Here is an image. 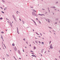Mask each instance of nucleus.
Masks as SVG:
<instances>
[{
	"instance_id": "4",
	"label": "nucleus",
	"mask_w": 60,
	"mask_h": 60,
	"mask_svg": "<svg viewBox=\"0 0 60 60\" xmlns=\"http://www.w3.org/2000/svg\"><path fill=\"white\" fill-rule=\"evenodd\" d=\"M44 49H43L41 50V53H43V51H44Z\"/></svg>"
},
{
	"instance_id": "44",
	"label": "nucleus",
	"mask_w": 60,
	"mask_h": 60,
	"mask_svg": "<svg viewBox=\"0 0 60 60\" xmlns=\"http://www.w3.org/2000/svg\"><path fill=\"white\" fill-rule=\"evenodd\" d=\"M55 24H57V22H56L55 23Z\"/></svg>"
},
{
	"instance_id": "28",
	"label": "nucleus",
	"mask_w": 60,
	"mask_h": 60,
	"mask_svg": "<svg viewBox=\"0 0 60 60\" xmlns=\"http://www.w3.org/2000/svg\"><path fill=\"white\" fill-rule=\"evenodd\" d=\"M33 43L34 44H35V42H34V41H33Z\"/></svg>"
},
{
	"instance_id": "14",
	"label": "nucleus",
	"mask_w": 60,
	"mask_h": 60,
	"mask_svg": "<svg viewBox=\"0 0 60 60\" xmlns=\"http://www.w3.org/2000/svg\"><path fill=\"white\" fill-rule=\"evenodd\" d=\"M12 45L13 46H15V44H14L13 43L12 44Z\"/></svg>"
},
{
	"instance_id": "50",
	"label": "nucleus",
	"mask_w": 60,
	"mask_h": 60,
	"mask_svg": "<svg viewBox=\"0 0 60 60\" xmlns=\"http://www.w3.org/2000/svg\"><path fill=\"white\" fill-rule=\"evenodd\" d=\"M40 16H42V14H40Z\"/></svg>"
},
{
	"instance_id": "39",
	"label": "nucleus",
	"mask_w": 60,
	"mask_h": 60,
	"mask_svg": "<svg viewBox=\"0 0 60 60\" xmlns=\"http://www.w3.org/2000/svg\"><path fill=\"white\" fill-rule=\"evenodd\" d=\"M17 30H18V27H17Z\"/></svg>"
},
{
	"instance_id": "17",
	"label": "nucleus",
	"mask_w": 60,
	"mask_h": 60,
	"mask_svg": "<svg viewBox=\"0 0 60 60\" xmlns=\"http://www.w3.org/2000/svg\"><path fill=\"white\" fill-rule=\"evenodd\" d=\"M36 34H37L38 35H39V34L37 32H36Z\"/></svg>"
},
{
	"instance_id": "49",
	"label": "nucleus",
	"mask_w": 60,
	"mask_h": 60,
	"mask_svg": "<svg viewBox=\"0 0 60 60\" xmlns=\"http://www.w3.org/2000/svg\"><path fill=\"white\" fill-rule=\"evenodd\" d=\"M43 34H45V33L44 32L43 33Z\"/></svg>"
},
{
	"instance_id": "60",
	"label": "nucleus",
	"mask_w": 60,
	"mask_h": 60,
	"mask_svg": "<svg viewBox=\"0 0 60 60\" xmlns=\"http://www.w3.org/2000/svg\"><path fill=\"white\" fill-rule=\"evenodd\" d=\"M22 50H23V52H24V49H23Z\"/></svg>"
},
{
	"instance_id": "25",
	"label": "nucleus",
	"mask_w": 60,
	"mask_h": 60,
	"mask_svg": "<svg viewBox=\"0 0 60 60\" xmlns=\"http://www.w3.org/2000/svg\"><path fill=\"white\" fill-rule=\"evenodd\" d=\"M3 19V18H0V19Z\"/></svg>"
},
{
	"instance_id": "43",
	"label": "nucleus",
	"mask_w": 60,
	"mask_h": 60,
	"mask_svg": "<svg viewBox=\"0 0 60 60\" xmlns=\"http://www.w3.org/2000/svg\"><path fill=\"white\" fill-rule=\"evenodd\" d=\"M31 54L33 55H34V54L33 53H31Z\"/></svg>"
},
{
	"instance_id": "63",
	"label": "nucleus",
	"mask_w": 60,
	"mask_h": 60,
	"mask_svg": "<svg viewBox=\"0 0 60 60\" xmlns=\"http://www.w3.org/2000/svg\"><path fill=\"white\" fill-rule=\"evenodd\" d=\"M59 56V58H60V56Z\"/></svg>"
},
{
	"instance_id": "6",
	"label": "nucleus",
	"mask_w": 60,
	"mask_h": 60,
	"mask_svg": "<svg viewBox=\"0 0 60 60\" xmlns=\"http://www.w3.org/2000/svg\"><path fill=\"white\" fill-rule=\"evenodd\" d=\"M32 10L33 11H34V12H37V11H36V10H34V9H33Z\"/></svg>"
},
{
	"instance_id": "40",
	"label": "nucleus",
	"mask_w": 60,
	"mask_h": 60,
	"mask_svg": "<svg viewBox=\"0 0 60 60\" xmlns=\"http://www.w3.org/2000/svg\"><path fill=\"white\" fill-rule=\"evenodd\" d=\"M36 20H38V18H36Z\"/></svg>"
},
{
	"instance_id": "2",
	"label": "nucleus",
	"mask_w": 60,
	"mask_h": 60,
	"mask_svg": "<svg viewBox=\"0 0 60 60\" xmlns=\"http://www.w3.org/2000/svg\"><path fill=\"white\" fill-rule=\"evenodd\" d=\"M50 49H53V46H52V44H51L50 45Z\"/></svg>"
},
{
	"instance_id": "64",
	"label": "nucleus",
	"mask_w": 60,
	"mask_h": 60,
	"mask_svg": "<svg viewBox=\"0 0 60 60\" xmlns=\"http://www.w3.org/2000/svg\"><path fill=\"white\" fill-rule=\"evenodd\" d=\"M59 52L60 53V50L59 51Z\"/></svg>"
},
{
	"instance_id": "29",
	"label": "nucleus",
	"mask_w": 60,
	"mask_h": 60,
	"mask_svg": "<svg viewBox=\"0 0 60 60\" xmlns=\"http://www.w3.org/2000/svg\"><path fill=\"white\" fill-rule=\"evenodd\" d=\"M58 2H56V4H58Z\"/></svg>"
},
{
	"instance_id": "9",
	"label": "nucleus",
	"mask_w": 60,
	"mask_h": 60,
	"mask_svg": "<svg viewBox=\"0 0 60 60\" xmlns=\"http://www.w3.org/2000/svg\"><path fill=\"white\" fill-rule=\"evenodd\" d=\"M35 42L37 43V44H38V41H35Z\"/></svg>"
},
{
	"instance_id": "24",
	"label": "nucleus",
	"mask_w": 60,
	"mask_h": 60,
	"mask_svg": "<svg viewBox=\"0 0 60 60\" xmlns=\"http://www.w3.org/2000/svg\"><path fill=\"white\" fill-rule=\"evenodd\" d=\"M56 20H58V19H56Z\"/></svg>"
},
{
	"instance_id": "15",
	"label": "nucleus",
	"mask_w": 60,
	"mask_h": 60,
	"mask_svg": "<svg viewBox=\"0 0 60 60\" xmlns=\"http://www.w3.org/2000/svg\"><path fill=\"white\" fill-rule=\"evenodd\" d=\"M30 7L31 8H33V6H30Z\"/></svg>"
},
{
	"instance_id": "55",
	"label": "nucleus",
	"mask_w": 60,
	"mask_h": 60,
	"mask_svg": "<svg viewBox=\"0 0 60 60\" xmlns=\"http://www.w3.org/2000/svg\"><path fill=\"white\" fill-rule=\"evenodd\" d=\"M42 10H45V9H44L43 8H42Z\"/></svg>"
},
{
	"instance_id": "10",
	"label": "nucleus",
	"mask_w": 60,
	"mask_h": 60,
	"mask_svg": "<svg viewBox=\"0 0 60 60\" xmlns=\"http://www.w3.org/2000/svg\"><path fill=\"white\" fill-rule=\"evenodd\" d=\"M15 50V51H16L17 50V48H16V47H15L14 49Z\"/></svg>"
},
{
	"instance_id": "23",
	"label": "nucleus",
	"mask_w": 60,
	"mask_h": 60,
	"mask_svg": "<svg viewBox=\"0 0 60 60\" xmlns=\"http://www.w3.org/2000/svg\"><path fill=\"white\" fill-rule=\"evenodd\" d=\"M2 1L3 3H5V1H4V0H2Z\"/></svg>"
},
{
	"instance_id": "8",
	"label": "nucleus",
	"mask_w": 60,
	"mask_h": 60,
	"mask_svg": "<svg viewBox=\"0 0 60 60\" xmlns=\"http://www.w3.org/2000/svg\"><path fill=\"white\" fill-rule=\"evenodd\" d=\"M12 17H13V18L14 19L15 18V16H14V15H12Z\"/></svg>"
},
{
	"instance_id": "36",
	"label": "nucleus",
	"mask_w": 60,
	"mask_h": 60,
	"mask_svg": "<svg viewBox=\"0 0 60 60\" xmlns=\"http://www.w3.org/2000/svg\"><path fill=\"white\" fill-rule=\"evenodd\" d=\"M32 20V21H33V22H34L35 21H34V20Z\"/></svg>"
},
{
	"instance_id": "42",
	"label": "nucleus",
	"mask_w": 60,
	"mask_h": 60,
	"mask_svg": "<svg viewBox=\"0 0 60 60\" xmlns=\"http://www.w3.org/2000/svg\"><path fill=\"white\" fill-rule=\"evenodd\" d=\"M47 52V51H45V53H46Z\"/></svg>"
},
{
	"instance_id": "47",
	"label": "nucleus",
	"mask_w": 60,
	"mask_h": 60,
	"mask_svg": "<svg viewBox=\"0 0 60 60\" xmlns=\"http://www.w3.org/2000/svg\"><path fill=\"white\" fill-rule=\"evenodd\" d=\"M53 32H55V31L54 30H53Z\"/></svg>"
},
{
	"instance_id": "3",
	"label": "nucleus",
	"mask_w": 60,
	"mask_h": 60,
	"mask_svg": "<svg viewBox=\"0 0 60 60\" xmlns=\"http://www.w3.org/2000/svg\"><path fill=\"white\" fill-rule=\"evenodd\" d=\"M18 51V53H19V55H21V54L20 53V51H19V50Z\"/></svg>"
},
{
	"instance_id": "11",
	"label": "nucleus",
	"mask_w": 60,
	"mask_h": 60,
	"mask_svg": "<svg viewBox=\"0 0 60 60\" xmlns=\"http://www.w3.org/2000/svg\"><path fill=\"white\" fill-rule=\"evenodd\" d=\"M38 22H39V24H41V22L40 21H39V20H38Z\"/></svg>"
},
{
	"instance_id": "54",
	"label": "nucleus",
	"mask_w": 60,
	"mask_h": 60,
	"mask_svg": "<svg viewBox=\"0 0 60 60\" xmlns=\"http://www.w3.org/2000/svg\"><path fill=\"white\" fill-rule=\"evenodd\" d=\"M3 58L4 59V60H5V59L4 58Z\"/></svg>"
},
{
	"instance_id": "58",
	"label": "nucleus",
	"mask_w": 60,
	"mask_h": 60,
	"mask_svg": "<svg viewBox=\"0 0 60 60\" xmlns=\"http://www.w3.org/2000/svg\"><path fill=\"white\" fill-rule=\"evenodd\" d=\"M54 10H55V11H56V9H54Z\"/></svg>"
},
{
	"instance_id": "19",
	"label": "nucleus",
	"mask_w": 60,
	"mask_h": 60,
	"mask_svg": "<svg viewBox=\"0 0 60 60\" xmlns=\"http://www.w3.org/2000/svg\"><path fill=\"white\" fill-rule=\"evenodd\" d=\"M22 21V23H23V24H24V22L23 21Z\"/></svg>"
},
{
	"instance_id": "41",
	"label": "nucleus",
	"mask_w": 60,
	"mask_h": 60,
	"mask_svg": "<svg viewBox=\"0 0 60 60\" xmlns=\"http://www.w3.org/2000/svg\"><path fill=\"white\" fill-rule=\"evenodd\" d=\"M50 43H51V41H50L49 42V44H50Z\"/></svg>"
},
{
	"instance_id": "13",
	"label": "nucleus",
	"mask_w": 60,
	"mask_h": 60,
	"mask_svg": "<svg viewBox=\"0 0 60 60\" xmlns=\"http://www.w3.org/2000/svg\"><path fill=\"white\" fill-rule=\"evenodd\" d=\"M44 43L43 42H41V44H43V45H44Z\"/></svg>"
},
{
	"instance_id": "51",
	"label": "nucleus",
	"mask_w": 60,
	"mask_h": 60,
	"mask_svg": "<svg viewBox=\"0 0 60 60\" xmlns=\"http://www.w3.org/2000/svg\"><path fill=\"white\" fill-rule=\"evenodd\" d=\"M45 20H46V21H48V20H47V19H46Z\"/></svg>"
},
{
	"instance_id": "31",
	"label": "nucleus",
	"mask_w": 60,
	"mask_h": 60,
	"mask_svg": "<svg viewBox=\"0 0 60 60\" xmlns=\"http://www.w3.org/2000/svg\"><path fill=\"white\" fill-rule=\"evenodd\" d=\"M39 54H40V55H41V56H42V55L41 54V53H39Z\"/></svg>"
},
{
	"instance_id": "35",
	"label": "nucleus",
	"mask_w": 60,
	"mask_h": 60,
	"mask_svg": "<svg viewBox=\"0 0 60 60\" xmlns=\"http://www.w3.org/2000/svg\"><path fill=\"white\" fill-rule=\"evenodd\" d=\"M47 13H48L47 12H45V14H47Z\"/></svg>"
},
{
	"instance_id": "7",
	"label": "nucleus",
	"mask_w": 60,
	"mask_h": 60,
	"mask_svg": "<svg viewBox=\"0 0 60 60\" xmlns=\"http://www.w3.org/2000/svg\"><path fill=\"white\" fill-rule=\"evenodd\" d=\"M10 25L11 26V27H12V24L11 23H10Z\"/></svg>"
},
{
	"instance_id": "26",
	"label": "nucleus",
	"mask_w": 60,
	"mask_h": 60,
	"mask_svg": "<svg viewBox=\"0 0 60 60\" xmlns=\"http://www.w3.org/2000/svg\"><path fill=\"white\" fill-rule=\"evenodd\" d=\"M1 12L3 13H4V12H3V11H1Z\"/></svg>"
},
{
	"instance_id": "57",
	"label": "nucleus",
	"mask_w": 60,
	"mask_h": 60,
	"mask_svg": "<svg viewBox=\"0 0 60 60\" xmlns=\"http://www.w3.org/2000/svg\"><path fill=\"white\" fill-rule=\"evenodd\" d=\"M38 15H41V14H38Z\"/></svg>"
},
{
	"instance_id": "45",
	"label": "nucleus",
	"mask_w": 60,
	"mask_h": 60,
	"mask_svg": "<svg viewBox=\"0 0 60 60\" xmlns=\"http://www.w3.org/2000/svg\"><path fill=\"white\" fill-rule=\"evenodd\" d=\"M25 38H24V39H23V40H24V41H25Z\"/></svg>"
},
{
	"instance_id": "59",
	"label": "nucleus",
	"mask_w": 60,
	"mask_h": 60,
	"mask_svg": "<svg viewBox=\"0 0 60 60\" xmlns=\"http://www.w3.org/2000/svg\"><path fill=\"white\" fill-rule=\"evenodd\" d=\"M4 11H5V10H6V9H5V8H4Z\"/></svg>"
},
{
	"instance_id": "30",
	"label": "nucleus",
	"mask_w": 60,
	"mask_h": 60,
	"mask_svg": "<svg viewBox=\"0 0 60 60\" xmlns=\"http://www.w3.org/2000/svg\"><path fill=\"white\" fill-rule=\"evenodd\" d=\"M51 8H53V6H52L51 7H50Z\"/></svg>"
},
{
	"instance_id": "18",
	"label": "nucleus",
	"mask_w": 60,
	"mask_h": 60,
	"mask_svg": "<svg viewBox=\"0 0 60 60\" xmlns=\"http://www.w3.org/2000/svg\"><path fill=\"white\" fill-rule=\"evenodd\" d=\"M53 8L54 9H55V8H56V7H55L54 6H53Z\"/></svg>"
},
{
	"instance_id": "27",
	"label": "nucleus",
	"mask_w": 60,
	"mask_h": 60,
	"mask_svg": "<svg viewBox=\"0 0 60 60\" xmlns=\"http://www.w3.org/2000/svg\"><path fill=\"white\" fill-rule=\"evenodd\" d=\"M30 52H32V53H34V52H33L32 51H30Z\"/></svg>"
},
{
	"instance_id": "62",
	"label": "nucleus",
	"mask_w": 60,
	"mask_h": 60,
	"mask_svg": "<svg viewBox=\"0 0 60 60\" xmlns=\"http://www.w3.org/2000/svg\"><path fill=\"white\" fill-rule=\"evenodd\" d=\"M31 46V45H30V46Z\"/></svg>"
},
{
	"instance_id": "53",
	"label": "nucleus",
	"mask_w": 60,
	"mask_h": 60,
	"mask_svg": "<svg viewBox=\"0 0 60 60\" xmlns=\"http://www.w3.org/2000/svg\"><path fill=\"white\" fill-rule=\"evenodd\" d=\"M17 33H18V32H19V30H17Z\"/></svg>"
},
{
	"instance_id": "61",
	"label": "nucleus",
	"mask_w": 60,
	"mask_h": 60,
	"mask_svg": "<svg viewBox=\"0 0 60 60\" xmlns=\"http://www.w3.org/2000/svg\"><path fill=\"white\" fill-rule=\"evenodd\" d=\"M33 31L34 32V30L33 29Z\"/></svg>"
},
{
	"instance_id": "33",
	"label": "nucleus",
	"mask_w": 60,
	"mask_h": 60,
	"mask_svg": "<svg viewBox=\"0 0 60 60\" xmlns=\"http://www.w3.org/2000/svg\"><path fill=\"white\" fill-rule=\"evenodd\" d=\"M3 45L4 46V47H6V46H5V45H4V44H3Z\"/></svg>"
},
{
	"instance_id": "37",
	"label": "nucleus",
	"mask_w": 60,
	"mask_h": 60,
	"mask_svg": "<svg viewBox=\"0 0 60 60\" xmlns=\"http://www.w3.org/2000/svg\"><path fill=\"white\" fill-rule=\"evenodd\" d=\"M47 19V20H48V21H49V20H49V19Z\"/></svg>"
},
{
	"instance_id": "20",
	"label": "nucleus",
	"mask_w": 60,
	"mask_h": 60,
	"mask_svg": "<svg viewBox=\"0 0 60 60\" xmlns=\"http://www.w3.org/2000/svg\"><path fill=\"white\" fill-rule=\"evenodd\" d=\"M1 38H2V39H3V36H1Z\"/></svg>"
},
{
	"instance_id": "34",
	"label": "nucleus",
	"mask_w": 60,
	"mask_h": 60,
	"mask_svg": "<svg viewBox=\"0 0 60 60\" xmlns=\"http://www.w3.org/2000/svg\"><path fill=\"white\" fill-rule=\"evenodd\" d=\"M26 43H27V44H28V42H26Z\"/></svg>"
},
{
	"instance_id": "22",
	"label": "nucleus",
	"mask_w": 60,
	"mask_h": 60,
	"mask_svg": "<svg viewBox=\"0 0 60 60\" xmlns=\"http://www.w3.org/2000/svg\"><path fill=\"white\" fill-rule=\"evenodd\" d=\"M1 33H2V34H4V32L2 31L1 32Z\"/></svg>"
},
{
	"instance_id": "5",
	"label": "nucleus",
	"mask_w": 60,
	"mask_h": 60,
	"mask_svg": "<svg viewBox=\"0 0 60 60\" xmlns=\"http://www.w3.org/2000/svg\"><path fill=\"white\" fill-rule=\"evenodd\" d=\"M31 56H33V57H37L36 56L34 55H31Z\"/></svg>"
},
{
	"instance_id": "48",
	"label": "nucleus",
	"mask_w": 60,
	"mask_h": 60,
	"mask_svg": "<svg viewBox=\"0 0 60 60\" xmlns=\"http://www.w3.org/2000/svg\"><path fill=\"white\" fill-rule=\"evenodd\" d=\"M43 15V16H45V15L43 14H42V15Z\"/></svg>"
},
{
	"instance_id": "38",
	"label": "nucleus",
	"mask_w": 60,
	"mask_h": 60,
	"mask_svg": "<svg viewBox=\"0 0 60 60\" xmlns=\"http://www.w3.org/2000/svg\"><path fill=\"white\" fill-rule=\"evenodd\" d=\"M6 55H7L8 56H9V55H8L7 54H6Z\"/></svg>"
},
{
	"instance_id": "16",
	"label": "nucleus",
	"mask_w": 60,
	"mask_h": 60,
	"mask_svg": "<svg viewBox=\"0 0 60 60\" xmlns=\"http://www.w3.org/2000/svg\"><path fill=\"white\" fill-rule=\"evenodd\" d=\"M34 49H36V48L35 47V46H34Z\"/></svg>"
},
{
	"instance_id": "1",
	"label": "nucleus",
	"mask_w": 60,
	"mask_h": 60,
	"mask_svg": "<svg viewBox=\"0 0 60 60\" xmlns=\"http://www.w3.org/2000/svg\"><path fill=\"white\" fill-rule=\"evenodd\" d=\"M32 15L33 16H36V17H37L38 16V15H37L36 14V13L34 12H32Z\"/></svg>"
},
{
	"instance_id": "12",
	"label": "nucleus",
	"mask_w": 60,
	"mask_h": 60,
	"mask_svg": "<svg viewBox=\"0 0 60 60\" xmlns=\"http://www.w3.org/2000/svg\"><path fill=\"white\" fill-rule=\"evenodd\" d=\"M34 22V23L35 25L36 26H37V25H36V22H35V21Z\"/></svg>"
},
{
	"instance_id": "21",
	"label": "nucleus",
	"mask_w": 60,
	"mask_h": 60,
	"mask_svg": "<svg viewBox=\"0 0 60 60\" xmlns=\"http://www.w3.org/2000/svg\"><path fill=\"white\" fill-rule=\"evenodd\" d=\"M14 20L15 21H17V20H16V18L14 19Z\"/></svg>"
},
{
	"instance_id": "52",
	"label": "nucleus",
	"mask_w": 60,
	"mask_h": 60,
	"mask_svg": "<svg viewBox=\"0 0 60 60\" xmlns=\"http://www.w3.org/2000/svg\"><path fill=\"white\" fill-rule=\"evenodd\" d=\"M49 28H50L51 29H52V28H50V27H49Z\"/></svg>"
},
{
	"instance_id": "46",
	"label": "nucleus",
	"mask_w": 60,
	"mask_h": 60,
	"mask_svg": "<svg viewBox=\"0 0 60 60\" xmlns=\"http://www.w3.org/2000/svg\"><path fill=\"white\" fill-rule=\"evenodd\" d=\"M0 8H1V9H3V8H2L1 7H0Z\"/></svg>"
},
{
	"instance_id": "56",
	"label": "nucleus",
	"mask_w": 60,
	"mask_h": 60,
	"mask_svg": "<svg viewBox=\"0 0 60 60\" xmlns=\"http://www.w3.org/2000/svg\"><path fill=\"white\" fill-rule=\"evenodd\" d=\"M48 21L49 22V23H50V21Z\"/></svg>"
},
{
	"instance_id": "32",
	"label": "nucleus",
	"mask_w": 60,
	"mask_h": 60,
	"mask_svg": "<svg viewBox=\"0 0 60 60\" xmlns=\"http://www.w3.org/2000/svg\"><path fill=\"white\" fill-rule=\"evenodd\" d=\"M38 42H39V43H41V42L40 41H39Z\"/></svg>"
}]
</instances>
